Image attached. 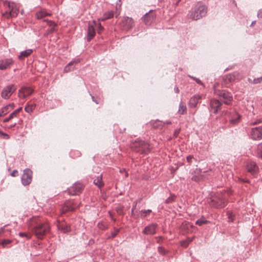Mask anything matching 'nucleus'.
<instances>
[{
  "mask_svg": "<svg viewBox=\"0 0 262 262\" xmlns=\"http://www.w3.org/2000/svg\"><path fill=\"white\" fill-rule=\"evenodd\" d=\"M28 226L38 238H42L50 231V226L47 222L41 221L38 217L30 219Z\"/></svg>",
  "mask_w": 262,
  "mask_h": 262,
  "instance_id": "f257e3e1",
  "label": "nucleus"
},
{
  "mask_svg": "<svg viewBox=\"0 0 262 262\" xmlns=\"http://www.w3.org/2000/svg\"><path fill=\"white\" fill-rule=\"evenodd\" d=\"M207 13V8L204 5H197L188 12V17L192 20H197L205 16Z\"/></svg>",
  "mask_w": 262,
  "mask_h": 262,
  "instance_id": "f03ea898",
  "label": "nucleus"
},
{
  "mask_svg": "<svg viewBox=\"0 0 262 262\" xmlns=\"http://www.w3.org/2000/svg\"><path fill=\"white\" fill-rule=\"evenodd\" d=\"M131 148L140 154H147L150 150L149 143L142 140L137 139L130 143Z\"/></svg>",
  "mask_w": 262,
  "mask_h": 262,
  "instance_id": "7ed1b4c3",
  "label": "nucleus"
},
{
  "mask_svg": "<svg viewBox=\"0 0 262 262\" xmlns=\"http://www.w3.org/2000/svg\"><path fill=\"white\" fill-rule=\"evenodd\" d=\"M214 93L224 99V103L229 105L233 100V96L230 92L224 90H214Z\"/></svg>",
  "mask_w": 262,
  "mask_h": 262,
  "instance_id": "20e7f679",
  "label": "nucleus"
},
{
  "mask_svg": "<svg viewBox=\"0 0 262 262\" xmlns=\"http://www.w3.org/2000/svg\"><path fill=\"white\" fill-rule=\"evenodd\" d=\"M16 90V87L14 84L7 85L4 87L2 91V98L4 99H9Z\"/></svg>",
  "mask_w": 262,
  "mask_h": 262,
  "instance_id": "39448f33",
  "label": "nucleus"
},
{
  "mask_svg": "<svg viewBox=\"0 0 262 262\" xmlns=\"http://www.w3.org/2000/svg\"><path fill=\"white\" fill-rule=\"evenodd\" d=\"M222 103L219 100L213 99L209 103V110L214 114H217L222 109Z\"/></svg>",
  "mask_w": 262,
  "mask_h": 262,
  "instance_id": "423d86ee",
  "label": "nucleus"
},
{
  "mask_svg": "<svg viewBox=\"0 0 262 262\" xmlns=\"http://www.w3.org/2000/svg\"><path fill=\"white\" fill-rule=\"evenodd\" d=\"M32 172L29 169L26 168L24 170L23 174L21 177V183L24 186L30 184L32 181Z\"/></svg>",
  "mask_w": 262,
  "mask_h": 262,
  "instance_id": "0eeeda50",
  "label": "nucleus"
},
{
  "mask_svg": "<svg viewBox=\"0 0 262 262\" xmlns=\"http://www.w3.org/2000/svg\"><path fill=\"white\" fill-rule=\"evenodd\" d=\"M134 20L131 17L128 16L123 18L120 24L123 30L128 31L133 27Z\"/></svg>",
  "mask_w": 262,
  "mask_h": 262,
  "instance_id": "6e6552de",
  "label": "nucleus"
},
{
  "mask_svg": "<svg viewBox=\"0 0 262 262\" xmlns=\"http://www.w3.org/2000/svg\"><path fill=\"white\" fill-rule=\"evenodd\" d=\"M251 137L254 140L262 139V126L252 128L251 129Z\"/></svg>",
  "mask_w": 262,
  "mask_h": 262,
  "instance_id": "1a4fd4ad",
  "label": "nucleus"
},
{
  "mask_svg": "<svg viewBox=\"0 0 262 262\" xmlns=\"http://www.w3.org/2000/svg\"><path fill=\"white\" fill-rule=\"evenodd\" d=\"M210 205L216 208H224L226 206V201L221 198L215 197L211 200Z\"/></svg>",
  "mask_w": 262,
  "mask_h": 262,
  "instance_id": "9d476101",
  "label": "nucleus"
},
{
  "mask_svg": "<svg viewBox=\"0 0 262 262\" xmlns=\"http://www.w3.org/2000/svg\"><path fill=\"white\" fill-rule=\"evenodd\" d=\"M158 225L155 223H152L146 226L143 233L145 235H151L156 233Z\"/></svg>",
  "mask_w": 262,
  "mask_h": 262,
  "instance_id": "9b49d317",
  "label": "nucleus"
},
{
  "mask_svg": "<svg viewBox=\"0 0 262 262\" xmlns=\"http://www.w3.org/2000/svg\"><path fill=\"white\" fill-rule=\"evenodd\" d=\"M83 189V185L80 183H75L68 190L70 194L74 195L78 194Z\"/></svg>",
  "mask_w": 262,
  "mask_h": 262,
  "instance_id": "f8f14e48",
  "label": "nucleus"
},
{
  "mask_svg": "<svg viewBox=\"0 0 262 262\" xmlns=\"http://www.w3.org/2000/svg\"><path fill=\"white\" fill-rule=\"evenodd\" d=\"M156 17V14L152 10H150L142 17V20L146 25H150Z\"/></svg>",
  "mask_w": 262,
  "mask_h": 262,
  "instance_id": "ddd939ff",
  "label": "nucleus"
},
{
  "mask_svg": "<svg viewBox=\"0 0 262 262\" xmlns=\"http://www.w3.org/2000/svg\"><path fill=\"white\" fill-rule=\"evenodd\" d=\"M14 63L12 58H5L0 60V70L4 71L10 67Z\"/></svg>",
  "mask_w": 262,
  "mask_h": 262,
  "instance_id": "4468645a",
  "label": "nucleus"
},
{
  "mask_svg": "<svg viewBox=\"0 0 262 262\" xmlns=\"http://www.w3.org/2000/svg\"><path fill=\"white\" fill-rule=\"evenodd\" d=\"M33 90L30 87H22L18 91V97L20 99H25L27 96L33 93Z\"/></svg>",
  "mask_w": 262,
  "mask_h": 262,
  "instance_id": "2eb2a0df",
  "label": "nucleus"
},
{
  "mask_svg": "<svg viewBox=\"0 0 262 262\" xmlns=\"http://www.w3.org/2000/svg\"><path fill=\"white\" fill-rule=\"evenodd\" d=\"M79 205L77 203H75L73 201H67L63 207V212L73 211L78 207Z\"/></svg>",
  "mask_w": 262,
  "mask_h": 262,
  "instance_id": "dca6fc26",
  "label": "nucleus"
},
{
  "mask_svg": "<svg viewBox=\"0 0 262 262\" xmlns=\"http://www.w3.org/2000/svg\"><path fill=\"white\" fill-rule=\"evenodd\" d=\"M230 122L232 124H236L241 118V116L236 111H232L229 113Z\"/></svg>",
  "mask_w": 262,
  "mask_h": 262,
  "instance_id": "f3484780",
  "label": "nucleus"
},
{
  "mask_svg": "<svg viewBox=\"0 0 262 262\" xmlns=\"http://www.w3.org/2000/svg\"><path fill=\"white\" fill-rule=\"evenodd\" d=\"M247 171L252 174H256L258 171V167L256 163L254 161H250L247 164Z\"/></svg>",
  "mask_w": 262,
  "mask_h": 262,
  "instance_id": "a211bd4d",
  "label": "nucleus"
},
{
  "mask_svg": "<svg viewBox=\"0 0 262 262\" xmlns=\"http://www.w3.org/2000/svg\"><path fill=\"white\" fill-rule=\"evenodd\" d=\"M202 97L199 95H194L192 97L190 98L189 102H188V106L190 108H195L198 103L199 102V100L201 99Z\"/></svg>",
  "mask_w": 262,
  "mask_h": 262,
  "instance_id": "6ab92c4d",
  "label": "nucleus"
},
{
  "mask_svg": "<svg viewBox=\"0 0 262 262\" xmlns=\"http://www.w3.org/2000/svg\"><path fill=\"white\" fill-rule=\"evenodd\" d=\"M224 79L227 82H232L236 80H239V74L238 72H235L226 75Z\"/></svg>",
  "mask_w": 262,
  "mask_h": 262,
  "instance_id": "aec40b11",
  "label": "nucleus"
},
{
  "mask_svg": "<svg viewBox=\"0 0 262 262\" xmlns=\"http://www.w3.org/2000/svg\"><path fill=\"white\" fill-rule=\"evenodd\" d=\"M95 35V30L93 26L89 25L87 33V40L90 41Z\"/></svg>",
  "mask_w": 262,
  "mask_h": 262,
  "instance_id": "412c9836",
  "label": "nucleus"
},
{
  "mask_svg": "<svg viewBox=\"0 0 262 262\" xmlns=\"http://www.w3.org/2000/svg\"><path fill=\"white\" fill-rule=\"evenodd\" d=\"M14 104L12 103L3 107L0 111V117H3L6 115L10 111V110L14 108Z\"/></svg>",
  "mask_w": 262,
  "mask_h": 262,
  "instance_id": "4be33fe9",
  "label": "nucleus"
},
{
  "mask_svg": "<svg viewBox=\"0 0 262 262\" xmlns=\"http://www.w3.org/2000/svg\"><path fill=\"white\" fill-rule=\"evenodd\" d=\"M58 230L63 233H69L71 231V227L69 224L65 223L59 224L58 226Z\"/></svg>",
  "mask_w": 262,
  "mask_h": 262,
  "instance_id": "5701e85b",
  "label": "nucleus"
},
{
  "mask_svg": "<svg viewBox=\"0 0 262 262\" xmlns=\"http://www.w3.org/2000/svg\"><path fill=\"white\" fill-rule=\"evenodd\" d=\"M22 108L21 107L18 108L16 110H15L14 112H13L11 114H10L8 118H5L3 120V122L6 123L8 121H9L11 119L13 118L14 117H16L17 115L18 114V113L21 111Z\"/></svg>",
  "mask_w": 262,
  "mask_h": 262,
  "instance_id": "b1692460",
  "label": "nucleus"
},
{
  "mask_svg": "<svg viewBox=\"0 0 262 262\" xmlns=\"http://www.w3.org/2000/svg\"><path fill=\"white\" fill-rule=\"evenodd\" d=\"M8 7L9 9V15L11 17H16L18 13V10L14 8L13 5H11L10 3L8 4Z\"/></svg>",
  "mask_w": 262,
  "mask_h": 262,
  "instance_id": "393cba45",
  "label": "nucleus"
},
{
  "mask_svg": "<svg viewBox=\"0 0 262 262\" xmlns=\"http://www.w3.org/2000/svg\"><path fill=\"white\" fill-rule=\"evenodd\" d=\"M94 184L96 186H98L99 188H100L104 185V183L102 181V174H100V175L98 176L94 180Z\"/></svg>",
  "mask_w": 262,
  "mask_h": 262,
  "instance_id": "a878e982",
  "label": "nucleus"
},
{
  "mask_svg": "<svg viewBox=\"0 0 262 262\" xmlns=\"http://www.w3.org/2000/svg\"><path fill=\"white\" fill-rule=\"evenodd\" d=\"M33 52L32 49H27L25 51H21L19 55L18 56V58L19 59H24L25 57H27L30 55Z\"/></svg>",
  "mask_w": 262,
  "mask_h": 262,
  "instance_id": "bb28decb",
  "label": "nucleus"
},
{
  "mask_svg": "<svg viewBox=\"0 0 262 262\" xmlns=\"http://www.w3.org/2000/svg\"><path fill=\"white\" fill-rule=\"evenodd\" d=\"M114 16V12L112 11H107L104 13L103 16L99 19V20L104 21L110 19Z\"/></svg>",
  "mask_w": 262,
  "mask_h": 262,
  "instance_id": "cd10ccee",
  "label": "nucleus"
},
{
  "mask_svg": "<svg viewBox=\"0 0 262 262\" xmlns=\"http://www.w3.org/2000/svg\"><path fill=\"white\" fill-rule=\"evenodd\" d=\"M187 107L185 104L181 101L179 104V110L178 113L180 115H183L186 113Z\"/></svg>",
  "mask_w": 262,
  "mask_h": 262,
  "instance_id": "c85d7f7f",
  "label": "nucleus"
},
{
  "mask_svg": "<svg viewBox=\"0 0 262 262\" xmlns=\"http://www.w3.org/2000/svg\"><path fill=\"white\" fill-rule=\"evenodd\" d=\"M151 125L155 128H158L163 127L165 125V123L163 121L156 120L154 121H151Z\"/></svg>",
  "mask_w": 262,
  "mask_h": 262,
  "instance_id": "c756f323",
  "label": "nucleus"
},
{
  "mask_svg": "<svg viewBox=\"0 0 262 262\" xmlns=\"http://www.w3.org/2000/svg\"><path fill=\"white\" fill-rule=\"evenodd\" d=\"M50 13L47 12L45 10H41L36 14V18L38 19H42L46 16L50 15Z\"/></svg>",
  "mask_w": 262,
  "mask_h": 262,
  "instance_id": "7c9ffc66",
  "label": "nucleus"
},
{
  "mask_svg": "<svg viewBox=\"0 0 262 262\" xmlns=\"http://www.w3.org/2000/svg\"><path fill=\"white\" fill-rule=\"evenodd\" d=\"M36 107L35 104H28L25 107V111L28 113H32Z\"/></svg>",
  "mask_w": 262,
  "mask_h": 262,
  "instance_id": "2f4dec72",
  "label": "nucleus"
},
{
  "mask_svg": "<svg viewBox=\"0 0 262 262\" xmlns=\"http://www.w3.org/2000/svg\"><path fill=\"white\" fill-rule=\"evenodd\" d=\"M208 222V221L205 219L204 217L202 216L200 219L198 220L195 224V225H199L200 226H202L203 225L206 224Z\"/></svg>",
  "mask_w": 262,
  "mask_h": 262,
  "instance_id": "473e14b6",
  "label": "nucleus"
},
{
  "mask_svg": "<svg viewBox=\"0 0 262 262\" xmlns=\"http://www.w3.org/2000/svg\"><path fill=\"white\" fill-rule=\"evenodd\" d=\"M248 81L253 84H258L262 82V76L259 78H254L253 80L248 78Z\"/></svg>",
  "mask_w": 262,
  "mask_h": 262,
  "instance_id": "72a5a7b5",
  "label": "nucleus"
},
{
  "mask_svg": "<svg viewBox=\"0 0 262 262\" xmlns=\"http://www.w3.org/2000/svg\"><path fill=\"white\" fill-rule=\"evenodd\" d=\"M151 209H147V210H142L140 211V216L141 217H146L148 214H149L151 212Z\"/></svg>",
  "mask_w": 262,
  "mask_h": 262,
  "instance_id": "f704fd0d",
  "label": "nucleus"
},
{
  "mask_svg": "<svg viewBox=\"0 0 262 262\" xmlns=\"http://www.w3.org/2000/svg\"><path fill=\"white\" fill-rule=\"evenodd\" d=\"M257 157L262 159V143L259 144L257 148Z\"/></svg>",
  "mask_w": 262,
  "mask_h": 262,
  "instance_id": "c9c22d12",
  "label": "nucleus"
},
{
  "mask_svg": "<svg viewBox=\"0 0 262 262\" xmlns=\"http://www.w3.org/2000/svg\"><path fill=\"white\" fill-rule=\"evenodd\" d=\"M175 198H176V196L174 194H170V196H169L165 200V203L166 204L171 203L172 202H174Z\"/></svg>",
  "mask_w": 262,
  "mask_h": 262,
  "instance_id": "e433bc0d",
  "label": "nucleus"
},
{
  "mask_svg": "<svg viewBox=\"0 0 262 262\" xmlns=\"http://www.w3.org/2000/svg\"><path fill=\"white\" fill-rule=\"evenodd\" d=\"M11 243V241L10 239H6L2 241L1 244L3 248H6L7 245Z\"/></svg>",
  "mask_w": 262,
  "mask_h": 262,
  "instance_id": "4c0bfd02",
  "label": "nucleus"
},
{
  "mask_svg": "<svg viewBox=\"0 0 262 262\" xmlns=\"http://www.w3.org/2000/svg\"><path fill=\"white\" fill-rule=\"evenodd\" d=\"M192 241L191 239H187L181 242V245L183 247H187L188 246L190 243Z\"/></svg>",
  "mask_w": 262,
  "mask_h": 262,
  "instance_id": "58836bf2",
  "label": "nucleus"
},
{
  "mask_svg": "<svg viewBox=\"0 0 262 262\" xmlns=\"http://www.w3.org/2000/svg\"><path fill=\"white\" fill-rule=\"evenodd\" d=\"M188 76L190 78H191V79L194 80L198 84H199L200 85H203V86H204V83L201 81V80L200 79H199L198 78H196L195 77L190 76V75H189Z\"/></svg>",
  "mask_w": 262,
  "mask_h": 262,
  "instance_id": "ea45409f",
  "label": "nucleus"
},
{
  "mask_svg": "<svg viewBox=\"0 0 262 262\" xmlns=\"http://www.w3.org/2000/svg\"><path fill=\"white\" fill-rule=\"evenodd\" d=\"M43 21H46L47 25L51 27H54L56 26V24L52 20H44Z\"/></svg>",
  "mask_w": 262,
  "mask_h": 262,
  "instance_id": "a19ab883",
  "label": "nucleus"
},
{
  "mask_svg": "<svg viewBox=\"0 0 262 262\" xmlns=\"http://www.w3.org/2000/svg\"><path fill=\"white\" fill-rule=\"evenodd\" d=\"M79 62H80V59H74L73 60H72L67 65L69 66H71L74 65V64H76L78 63Z\"/></svg>",
  "mask_w": 262,
  "mask_h": 262,
  "instance_id": "79ce46f5",
  "label": "nucleus"
},
{
  "mask_svg": "<svg viewBox=\"0 0 262 262\" xmlns=\"http://www.w3.org/2000/svg\"><path fill=\"white\" fill-rule=\"evenodd\" d=\"M187 162L191 164L192 162V161L194 160V157L192 156L189 155L186 158Z\"/></svg>",
  "mask_w": 262,
  "mask_h": 262,
  "instance_id": "37998d69",
  "label": "nucleus"
},
{
  "mask_svg": "<svg viewBox=\"0 0 262 262\" xmlns=\"http://www.w3.org/2000/svg\"><path fill=\"white\" fill-rule=\"evenodd\" d=\"M98 27V33H100V32L103 30V27L101 26L100 23H98L96 25Z\"/></svg>",
  "mask_w": 262,
  "mask_h": 262,
  "instance_id": "c03bdc74",
  "label": "nucleus"
},
{
  "mask_svg": "<svg viewBox=\"0 0 262 262\" xmlns=\"http://www.w3.org/2000/svg\"><path fill=\"white\" fill-rule=\"evenodd\" d=\"M3 16L6 17L7 18H10V15H9V9L8 10H6L5 12L3 13Z\"/></svg>",
  "mask_w": 262,
  "mask_h": 262,
  "instance_id": "a18cd8bd",
  "label": "nucleus"
},
{
  "mask_svg": "<svg viewBox=\"0 0 262 262\" xmlns=\"http://www.w3.org/2000/svg\"><path fill=\"white\" fill-rule=\"evenodd\" d=\"M0 134L2 136H3L5 139H9V136L8 134L2 132L1 130H0Z\"/></svg>",
  "mask_w": 262,
  "mask_h": 262,
  "instance_id": "49530a36",
  "label": "nucleus"
},
{
  "mask_svg": "<svg viewBox=\"0 0 262 262\" xmlns=\"http://www.w3.org/2000/svg\"><path fill=\"white\" fill-rule=\"evenodd\" d=\"M18 235L21 237H26L27 238H29L28 235L25 232H19Z\"/></svg>",
  "mask_w": 262,
  "mask_h": 262,
  "instance_id": "de8ad7c7",
  "label": "nucleus"
},
{
  "mask_svg": "<svg viewBox=\"0 0 262 262\" xmlns=\"http://www.w3.org/2000/svg\"><path fill=\"white\" fill-rule=\"evenodd\" d=\"M228 218L229 221L232 222L233 221V216L231 213L228 212Z\"/></svg>",
  "mask_w": 262,
  "mask_h": 262,
  "instance_id": "09e8293b",
  "label": "nucleus"
},
{
  "mask_svg": "<svg viewBox=\"0 0 262 262\" xmlns=\"http://www.w3.org/2000/svg\"><path fill=\"white\" fill-rule=\"evenodd\" d=\"M55 31V28L54 27H51L50 29L48 30L47 33L48 34H51L53 33Z\"/></svg>",
  "mask_w": 262,
  "mask_h": 262,
  "instance_id": "8fccbe9b",
  "label": "nucleus"
},
{
  "mask_svg": "<svg viewBox=\"0 0 262 262\" xmlns=\"http://www.w3.org/2000/svg\"><path fill=\"white\" fill-rule=\"evenodd\" d=\"M70 66H69L68 65H67L64 68V71L65 72H69L71 71V69H70Z\"/></svg>",
  "mask_w": 262,
  "mask_h": 262,
  "instance_id": "3c124183",
  "label": "nucleus"
},
{
  "mask_svg": "<svg viewBox=\"0 0 262 262\" xmlns=\"http://www.w3.org/2000/svg\"><path fill=\"white\" fill-rule=\"evenodd\" d=\"M192 180L194 181H199L200 180V178L197 176H193Z\"/></svg>",
  "mask_w": 262,
  "mask_h": 262,
  "instance_id": "603ef678",
  "label": "nucleus"
},
{
  "mask_svg": "<svg viewBox=\"0 0 262 262\" xmlns=\"http://www.w3.org/2000/svg\"><path fill=\"white\" fill-rule=\"evenodd\" d=\"M257 16L258 18H262V10H260L258 11L257 13Z\"/></svg>",
  "mask_w": 262,
  "mask_h": 262,
  "instance_id": "864d4df0",
  "label": "nucleus"
},
{
  "mask_svg": "<svg viewBox=\"0 0 262 262\" xmlns=\"http://www.w3.org/2000/svg\"><path fill=\"white\" fill-rule=\"evenodd\" d=\"M262 122V121L261 120H258L257 121H254V122H252L251 123V124L252 125H256V124H257L258 123H260Z\"/></svg>",
  "mask_w": 262,
  "mask_h": 262,
  "instance_id": "5fc2aeb1",
  "label": "nucleus"
},
{
  "mask_svg": "<svg viewBox=\"0 0 262 262\" xmlns=\"http://www.w3.org/2000/svg\"><path fill=\"white\" fill-rule=\"evenodd\" d=\"M158 250H159V251L160 252V253H162L163 254H165V250L161 247H159L158 248Z\"/></svg>",
  "mask_w": 262,
  "mask_h": 262,
  "instance_id": "6e6d98bb",
  "label": "nucleus"
},
{
  "mask_svg": "<svg viewBox=\"0 0 262 262\" xmlns=\"http://www.w3.org/2000/svg\"><path fill=\"white\" fill-rule=\"evenodd\" d=\"M174 92H175L176 93H179V92H180V91H179V89L178 87H177V86H175V87L174 88Z\"/></svg>",
  "mask_w": 262,
  "mask_h": 262,
  "instance_id": "4d7b16f0",
  "label": "nucleus"
},
{
  "mask_svg": "<svg viewBox=\"0 0 262 262\" xmlns=\"http://www.w3.org/2000/svg\"><path fill=\"white\" fill-rule=\"evenodd\" d=\"M92 96V100L95 102L96 104H98L99 102L97 101L96 99H95V97L93 96Z\"/></svg>",
  "mask_w": 262,
  "mask_h": 262,
  "instance_id": "13d9d810",
  "label": "nucleus"
},
{
  "mask_svg": "<svg viewBox=\"0 0 262 262\" xmlns=\"http://www.w3.org/2000/svg\"><path fill=\"white\" fill-rule=\"evenodd\" d=\"M15 173H17V171L16 170H13V172L11 173V176L13 177H15Z\"/></svg>",
  "mask_w": 262,
  "mask_h": 262,
  "instance_id": "bf43d9fd",
  "label": "nucleus"
},
{
  "mask_svg": "<svg viewBox=\"0 0 262 262\" xmlns=\"http://www.w3.org/2000/svg\"><path fill=\"white\" fill-rule=\"evenodd\" d=\"M137 204V202H134V203H133V206L132 209H134V210H135V208H136V207Z\"/></svg>",
  "mask_w": 262,
  "mask_h": 262,
  "instance_id": "052dcab7",
  "label": "nucleus"
},
{
  "mask_svg": "<svg viewBox=\"0 0 262 262\" xmlns=\"http://www.w3.org/2000/svg\"><path fill=\"white\" fill-rule=\"evenodd\" d=\"M165 123V124H171V122L169 120L166 121L165 122H164Z\"/></svg>",
  "mask_w": 262,
  "mask_h": 262,
  "instance_id": "680f3d73",
  "label": "nucleus"
},
{
  "mask_svg": "<svg viewBox=\"0 0 262 262\" xmlns=\"http://www.w3.org/2000/svg\"><path fill=\"white\" fill-rule=\"evenodd\" d=\"M240 180H241V181H243V182H247V183H248V182H249V180H247V179L245 180V179H240Z\"/></svg>",
  "mask_w": 262,
  "mask_h": 262,
  "instance_id": "e2e57ef3",
  "label": "nucleus"
},
{
  "mask_svg": "<svg viewBox=\"0 0 262 262\" xmlns=\"http://www.w3.org/2000/svg\"><path fill=\"white\" fill-rule=\"evenodd\" d=\"M16 123H15L11 125L9 128H11L14 127L16 125Z\"/></svg>",
  "mask_w": 262,
  "mask_h": 262,
  "instance_id": "0e129e2a",
  "label": "nucleus"
},
{
  "mask_svg": "<svg viewBox=\"0 0 262 262\" xmlns=\"http://www.w3.org/2000/svg\"><path fill=\"white\" fill-rule=\"evenodd\" d=\"M131 213H132V215H134L135 214V213H134V209H132Z\"/></svg>",
  "mask_w": 262,
  "mask_h": 262,
  "instance_id": "69168bd1",
  "label": "nucleus"
},
{
  "mask_svg": "<svg viewBox=\"0 0 262 262\" xmlns=\"http://www.w3.org/2000/svg\"><path fill=\"white\" fill-rule=\"evenodd\" d=\"M255 21H252V23H251V26H253V25H254V24H255Z\"/></svg>",
  "mask_w": 262,
  "mask_h": 262,
  "instance_id": "338daca9",
  "label": "nucleus"
},
{
  "mask_svg": "<svg viewBox=\"0 0 262 262\" xmlns=\"http://www.w3.org/2000/svg\"><path fill=\"white\" fill-rule=\"evenodd\" d=\"M116 234H117V233H113V235H112L113 237H115L116 235Z\"/></svg>",
  "mask_w": 262,
  "mask_h": 262,
  "instance_id": "774afa93",
  "label": "nucleus"
}]
</instances>
